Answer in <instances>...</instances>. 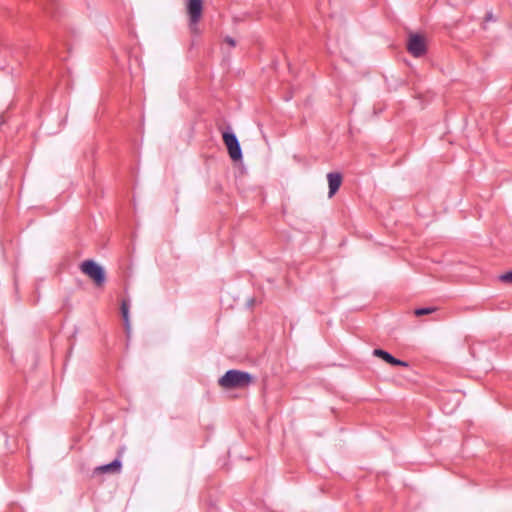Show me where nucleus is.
Returning <instances> with one entry per match:
<instances>
[{
	"mask_svg": "<svg viewBox=\"0 0 512 512\" xmlns=\"http://www.w3.org/2000/svg\"><path fill=\"white\" fill-rule=\"evenodd\" d=\"M80 270L88 276L96 287L101 288L106 283V273L104 268L94 260H85L80 264Z\"/></svg>",
	"mask_w": 512,
	"mask_h": 512,
	"instance_id": "obj_1",
	"label": "nucleus"
},
{
	"mask_svg": "<svg viewBox=\"0 0 512 512\" xmlns=\"http://www.w3.org/2000/svg\"><path fill=\"white\" fill-rule=\"evenodd\" d=\"M254 379L251 374L240 370H229L219 380L218 384H250Z\"/></svg>",
	"mask_w": 512,
	"mask_h": 512,
	"instance_id": "obj_2",
	"label": "nucleus"
},
{
	"mask_svg": "<svg viewBox=\"0 0 512 512\" xmlns=\"http://www.w3.org/2000/svg\"><path fill=\"white\" fill-rule=\"evenodd\" d=\"M222 138L227 147L228 154L233 161L242 159L240 143L233 132H223Z\"/></svg>",
	"mask_w": 512,
	"mask_h": 512,
	"instance_id": "obj_3",
	"label": "nucleus"
},
{
	"mask_svg": "<svg viewBox=\"0 0 512 512\" xmlns=\"http://www.w3.org/2000/svg\"><path fill=\"white\" fill-rule=\"evenodd\" d=\"M407 50L414 57H422L427 51L425 38L419 34H410L407 41Z\"/></svg>",
	"mask_w": 512,
	"mask_h": 512,
	"instance_id": "obj_4",
	"label": "nucleus"
},
{
	"mask_svg": "<svg viewBox=\"0 0 512 512\" xmlns=\"http://www.w3.org/2000/svg\"><path fill=\"white\" fill-rule=\"evenodd\" d=\"M203 11L202 0H188L187 1V14L189 17V26L192 31H196L197 24L201 19Z\"/></svg>",
	"mask_w": 512,
	"mask_h": 512,
	"instance_id": "obj_5",
	"label": "nucleus"
},
{
	"mask_svg": "<svg viewBox=\"0 0 512 512\" xmlns=\"http://www.w3.org/2000/svg\"><path fill=\"white\" fill-rule=\"evenodd\" d=\"M373 355L378 358H381L383 361H385L386 363H388L392 366H405V367L408 366L407 362H404L402 360L395 358L393 355H391L390 353H388L387 351L382 350V349H374Z\"/></svg>",
	"mask_w": 512,
	"mask_h": 512,
	"instance_id": "obj_6",
	"label": "nucleus"
},
{
	"mask_svg": "<svg viewBox=\"0 0 512 512\" xmlns=\"http://www.w3.org/2000/svg\"><path fill=\"white\" fill-rule=\"evenodd\" d=\"M327 180L329 185V197H332L341 186L342 176L340 173L330 172L327 174Z\"/></svg>",
	"mask_w": 512,
	"mask_h": 512,
	"instance_id": "obj_7",
	"label": "nucleus"
},
{
	"mask_svg": "<svg viewBox=\"0 0 512 512\" xmlns=\"http://www.w3.org/2000/svg\"><path fill=\"white\" fill-rule=\"evenodd\" d=\"M121 461L119 459H115L109 464L99 466L95 469V473H118L121 469Z\"/></svg>",
	"mask_w": 512,
	"mask_h": 512,
	"instance_id": "obj_8",
	"label": "nucleus"
},
{
	"mask_svg": "<svg viewBox=\"0 0 512 512\" xmlns=\"http://www.w3.org/2000/svg\"><path fill=\"white\" fill-rule=\"evenodd\" d=\"M129 309H130L129 301L128 300H122L120 310H121V315H122V318H123L124 327H125V331H126L127 336H129L130 330H131L130 318H129Z\"/></svg>",
	"mask_w": 512,
	"mask_h": 512,
	"instance_id": "obj_9",
	"label": "nucleus"
},
{
	"mask_svg": "<svg viewBox=\"0 0 512 512\" xmlns=\"http://www.w3.org/2000/svg\"><path fill=\"white\" fill-rule=\"evenodd\" d=\"M436 310L435 307H424V308H417L414 311V314L416 316H423L433 313Z\"/></svg>",
	"mask_w": 512,
	"mask_h": 512,
	"instance_id": "obj_10",
	"label": "nucleus"
},
{
	"mask_svg": "<svg viewBox=\"0 0 512 512\" xmlns=\"http://www.w3.org/2000/svg\"><path fill=\"white\" fill-rule=\"evenodd\" d=\"M244 386H230V385H227V386H222L223 388V393L227 396V397H236L237 395L234 394V390L236 388H243Z\"/></svg>",
	"mask_w": 512,
	"mask_h": 512,
	"instance_id": "obj_11",
	"label": "nucleus"
},
{
	"mask_svg": "<svg viewBox=\"0 0 512 512\" xmlns=\"http://www.w3.org/2000/svg\"><path fill=\"white\" fill-rule=\"evenodd\" d=\"M499 280L504 283H512V270L500 275Z\"/></svg>",
	"mask_w": 512,
	"mask_h": 512,
	"instance_id": "obj_12",
	"label": "nucleus"
},
{
	"mask_svg": "<svg viewBox=\"0 0 512 512\" xmlns=\"http://www.w3.org/2000/svg\"><path fill=\"white\" fill-rule=\"evenodd\" d=\"M225 43H227L230 47H235L236 41L230 36L225 37L224 39Z\"/></svg>",
	"mask_w": 512,
	"mask_h": 512,
	"instance_id": "obj_13",
	"label": "nucleus"
},
{
	"mask_svg": "<svg viewBox=\"0 0 512 512\" xmlns=\"http://www.w3.org/2000/svg\"><path fill=\"white\" fill-rule=\"evenodd\" d=\"M485 20H486V21H492V20H493V15H492V13H490V12H489V13H487V14H486V17H485Z\"/></svg>",
	"mask_w": 512,
	"mask_h": 512,
	"instance_id": "obj_14",
	"label": "nucleus"
}]
</instances>
